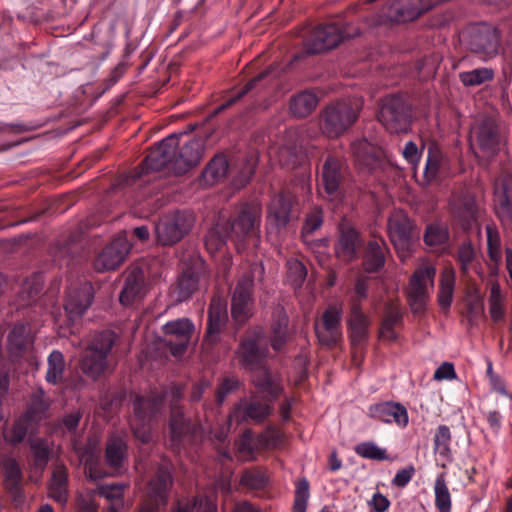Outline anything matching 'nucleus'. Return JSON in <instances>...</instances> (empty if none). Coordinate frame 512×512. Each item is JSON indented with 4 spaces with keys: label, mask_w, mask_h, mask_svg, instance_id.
I'll use <instances>...</instances> for the list:
<instances>
[{
    "label": "nucleus",
    "mask_w": 512,
    "mask_h": 512,
    "mask_svg": "<svg viewBox=\"0 0 512 512\" xmlns=\"http://www.w3.org/2000/svg\"><path fill=\"white\" fill-rule=\"evenodd\" d=\"M50 399L45 396L42 388L35 389L28 401L25 411V419L30 423H38L48 415Z\"/></svg>",
    "instance_id": "obj_31"
},
{
    "label": "nucleus",
    "mask_w": 512,
    "mask_h": 512,
    "mask_svg": "<svg viewBox=\"0 0 512 512\" xmlns=\"http://www.w3.org/2000/svg\"><path fill=\"white\" fill-rule=\"evenodd\" d=\"M204 143L200 138H194L176 148V156L173 164V173L183 174L196 166L203 155Z\"/></svg>",
    "instance_id": "obj_23"
},
{
    "label": "nucleus",
    "mask_w": 512,
    "mask_h": 512,
    "mask_svg": "<svg viewBox=\"0 0 512 512\" xmlns=\"http://www.w3.org/2000/svg\"><path fill=\"white\" fill-rule=\"evenodd\" d=\"M361 101L357 98L330 104L321 114L320 129L329 138L342 135L358 119Z\"/></svg>",
    "instance_id": "obj_3"
},
{
    "label": "nucleus",
    "mask_w": 512,
    "mask_h": 512,
    "mask_svg": "<svg viewBox=\"0 0 512 512\" xmlns=\"http://www.w3.org/2000/svg\"><path fill=\"white\" fill-rule=\"evenodd\" d=\"M271 411V406L260 401L257 396L241 399L229 415L228 426L238 425L247 420L260 423L271 414Z\"/></svg>",
    "instance_id": "obj_15"
},
{
    "label": "nucleus",
    "mask_w": 512,
    "mask_h": 512,
    "mask_svg": "<svg viewBox=\"0 0 512 512\" xmlns=\"http://www.w3.org/2000/svg\"><path fill=\"white\" fill-rule=\"evenodd\" d=\"M370 417L385 424H396L405 428L409 423V415L405 406L396 402H382L369 407Z\"/></svg>",
    "instance_id": "obj_24"
},
{
    "label": "nucleus",
    "mask_w": 512,
    "mask_h": 512,
    "mask_svg": "<svg viewBox=\"0 0 512 512\" xmlns=\"http://www.w3.org/2000/svg\"><path fill=\"white\" fill-rule=\"evenodd\" d=\"M26 422L28 421L25 419V416L16 421L9 431L4 432L5 440L13 445L22 442L28 431Z\"/></svg>",
    "instance_id": "obj_60"
},
{
    "label": "nucleus",
    "mask_w": 512,
    "mask_h": 512,
    "mask_svg": "<svg viewBox=\"0 0 512 512\" xmlns=\"http://www.w3.org/2000/svg\"><path fill=\"white\" fill-rule=\"evenodd\" d=\"M198 287L197 277L189 272H184L177 284V300L185 301L196 291Z\"/></svg>",
    "instance_id": "obj_56"
},
{
    "label": "nucleus",
    "mask_w": 512,
    "mask_h": 512,
    "mask_svg": "<svg viewBox=\"0 0 512 512\" xmlns=\"http://www.w3.org/2000/svg\"><path fill=\"white\" fill-rule=\"evenodd\" d=\"M81 464L85 466L89 479L96 481L106 476L98 470L97 464L99 460V448L96 444L89 442L82 450L79 451Z\"/></svg>",
    "instance_id": "obj_39"
},
{
    "label": "nucleus",
    "mask_w": 512,
    "mask_h": 512,
    "mask_svg": "<svg viewBox=\"0 0 512 512\" xmlns=\"http://www.w3.org/2000/svg\"><path fill=\"white\" fill-rule=\"evenodd\" d=\"M183 395L180 387L171 385L161 393H154L149 398L138 397L135 399L134 414L130 419V427L134 436L142 443L151 440L150 421L153 416L165 405H173Z\"/></svg>",
    "instance_id": "obj_2"
},
{
    "label": "nucleus",
    "mask_w": 512,
    "mask_h": 512,
    "mask_svg": "<svg viewBox=\"0 0 512 512\" xmlns=\"http://www.w3.org/2000/svg\"><path fill=\"white\" fill-rule=\"evenodd\" d=\"M494 77V71L491 68H476L471 71L461 72L459 78L464 86H478Z\"/></svg>",
    "instance_id": "obj_52"
},
{
    "label": "nucleus",
    "mask_w": 512,
    "mask_h": 512,
    "mask_svg": "<svg viewBox=\"0 0 512 512\" xmlns=\"http://www.w3.org/2000/svg\"><path fill=\"white\" fill-rule=\"evenodd\" d=\"M349 326L352 344H362L368 335L369 322L367 317L361 312V310L356 304L353 306L352 309Z\"/></svg>",
    "instance_id": "obj_40"
},
{
    "label": "nucleus",
    "mask_w": 512,
    "mask_h": 512,
    "mask_svg": "<svg viewBox=\"0 0 512 512\" xmlns=\"http://www.w3.org/2000/svg\"><path fill=\"white\" fill-rule=\"evenodd\" d=\"M237 449L238 452L242 454L244 459L248 460L253 457V453L256 449V442L254 440L253 434L250 431L243 433L237 444Z\"/></svg>",
    "instance_id": "obj_63"
},
{
    "label": "nucleus",
    "mask_w": 512,
    "mask_h": 512,
    "mask_svg": "<svg viewBox=\"0 0 512 512\" xmlns=\"http://www.w3.org/2000/svg\"><path fill=\"white\" fill-rule=\"evenodd\" d=\"M142 288L143 277L141 271H133L126 278L125 285L120 294V302L125 306L130 305L141 295Z\"/></svg>",
    "instance_id": "obj_43"
},
{
    "label": "nucleus",
    "mask_w": 512,
    "mask_h": 512,
    "mask_svg": "<svg viewBox=\"0 0 512 512\" xmlns=\"http://www.w3.org/2000/svg\"><path fill=\"white\" fill-rule=\"evenodd\" d=\"M65 371L64 355L59 350H53L47 359L46 381L50 384H58Z\"/></svg>",
    "instance_id": "obj_49"
},
{
    "label": "nucleus",
    "mask_w": 512,
    "mask_h": 512,
    "mask_svg": "<svg viewBox=\"0 0 512 512\" xmlns=\"http://www.w3.org/2000/svg\"><path fill=\"white\" fill-rule=\"evenodd\" d=\"M228 172V161L224 155H216L202 173L206 184H213L223 179Z\"/></svg>",
    "instance_id": "obj_47"
},
{
    "label": "nucleus",
    "mask_w": 512,
    "mask_h": 512,
    "mask_svg": "<svg viewBox=\"0 0 512 512\" xmlns=\"http://www.w3.org/2000/svg\"><path fill=\"white\" fill-rule=\"evenodd\" d=\"M341 316L342 308L332 305L324 311L322 319L315 322V333L322 346H335L342 339Z\"/></svg>",
    "instance_id": "obj_13"
},
{
    "label": "nucleus",
    "mask_w": 512,
    "mask_h": 512,
    "mask_svg": "<svg viewBox=\"0 0 512 512\" xmlns=\"http://www.w3.org/2000/svg\"><path fill=\"white\" fill-rule=\"evenodd\" d=\"M358 244L357 232L351 227L341 225L339 240L335 248L337 255L344 260L352 259Z\"/></svg>",
    "instance_id": "obj_35"
},
{
    "label": "nucleus",
    "mask_w": 512,
    "mask_h": 512,
    "mask_svg": "<svg viewBox=\"0 0 512 512\" xmlns=\"http://www.w3.org/2000/svg\"><path fill=\"white\" fill-rule=\"evenodd\" d=\"M67 470L63 465H57L52 473L49 483V495L56 502L65 504L68 498L67 492Z\"/></svg>",
    "instance_id": "obj_36"
},
{
    "label": "nucleus",
    "mask_w": 512,
    "mask_h": 512,
    "mask_svg": "<svg viewBox=\"0 0 512 512\" xmlns=\"http://www.w3.org/2000/svg\"><path fill=\"white\" fill-rule=\"evenodd\" d=\"M93 301V287L89 282L72 283L66 293L64 308L69 320L82 317Z\"/></svg>",
    "instance_id": "obj_14"
},
{
    "label": "nucleus",
    "mask_w": 512,
    "mask_h": 512,
    "mask_svg": "<svg viewBox=\"0 0 512 512\" xmlns=\"http://www.w3.org/2000/svg\"><path fill=\"white\" fill-rule=\"evenodd\" d=\"M310 496L309 482L303 478L296 482L293 512H306Z\"/></svg>",
    "instance_id": "obj_58"
},
{
    "label": "nucleus",
    "mask_w": 512,
    "mask_h": 512,
    "mask_svg": "<svg viewBox=\"0 0 512 512\" xmlns=\"http://www.w3.org/2000/svg\"><path fill=\"white\" fill-rule=\"evenodd\" d=\"M237 353L241 363L253 371L252 381L259 391L267 396L268 401L276 399L282 392L283 386L277 376L272 375L262 366V361L267 354L263 330L260 328L255 331L253 337L245 339Z\"/></svg>",
    "instance_id": "obj_1"
},
{
    "label": "nucleus",
    "mask_w": 512,
    "mask_h": 512,
    "mask_svg": "<svg viewBox=\"0 0 512 512\" xmlns=\"http://www.w3.org/2000/svg\"><path fill=\"white\" fill-rule=\"evenodd\" d=\"M30 448L34 457V464L43 470L48 461L50 455V444L47 439L37 438L30 442Z\"/></svg>",
    "instance_id": "obj_53"
},
{
    "label": "nucleus",
    "mask_w": 512,
    "mask_h": 512,
    "mask_svg": "<svg viewBox=\"0 0 512 512\" xmlns=\"http://www.w3.org/2000/svg\"><path fill=\"white\" fill-rule=\"evenodd\" d=\"M455 288V271L452 267H446L440 278V287L438 292V303L442 309H448L453 300Z\"/></svg>",
    "instance_id": "obj_41"
},
{
    "label": "nucleus",
    "mask_w": 512,
    "mask_h": 512,
    "mask_svg": "<svg viewBox=\"0 0 512 512\" xmlns=\"http://www.w3.org/2000/svg\"><path fill=\"white\" fill-rule=\"evenodd\" d=\"M451 439L452 435L448 426L440 425L437 427L434 435V452L446 462L452 461Z\"/></svg>",
    "instance_id": "obj_48"
},
{
    "label": "nucleus",
    "mask_w": 512,
    "mask_h": 512,
    "mask_svg": "<svg viewBox=\"0 0 512 512\" xmlns=\"http://www.w3.org/2000/svg\"><path fill=\"white\" fill-rule=\"evenodd\" d=\"M355 161L368 171L376 170L381 163V151L366 139H359L351 144Z\"/></svg>",
    "instance_id": "obj_26"
},
{
    "label": "nucleus",
    "mask_w": 512,
    "mask_h": 512,
    "mask_svg": "<svg viewBox=\"0 0 512 512\" xmlns=\"http://www.w3.org/2000/svg\"><path fill=\"white\" fill-rule=\"evenodd\" d=\"M226 321V308L225 305L219 300L214 299L209 307L208 313V326L206 341L214 343L217 340L218 334Z\"/></svg>",
    "instance_id": "obj_33"
},
{
    "label": "nucleus",
    "mask_w": 512,
    "mask_h": 512,
    "mask_svg": "<svg viewBox=\"0 0 512 512\" xmlns=\"http://www.w3.org/2000/svg\"><path fill=\"white\" fill-rule=\"evenodd\" d=\"M467 45L469 49L487 61L499 53L500 35L497 29L482 24L473 27L468 32Z\"/></svg>",
    "instance_id": "obj_11"
},
{
    "label": "nucleus",
    "mask_w": 512,
    "mask_h": 512,
    "mask_svg": "<svg viewBox=\"0 0 512 512\" xmlns=\"http://www.w3.org/2000/svg\"><path fill=\"white\" fill-rule=\"evenodd\" d=\"M177 147V135L173 134L163 139L145 157L142 166L136 169L135 172L132 173L130 176L126 177V184L135 183L136 179L140 178L144 171H160L164 168H167L173 172V164L176 156Z\"/></svg>",
    "instance_id": "obj_6"
},
{
    "label": "nucleus",
    "mask_w": 512,
    "mask_h": 512,
    "mask_svg": "<svg viewBox=\"0 0 512 512\" xmlns=\"http://www.w3.org/2000/svg\"><path fill=\"white\" fill-rule=\"evenodd\" d=\"M193 216L187 212L175 211L164 215L155 227L157 240L162 245L180 241L191 229Z\"/></svg>",
    "instance_id": "obj_10"
},
{
    "label": "nucleus",
    "mask_w": 512,
    "mask_h": 512,
    "mask_svg": "<svg viewBox=\"0 0 512 512\" xmlns=\"http://www.w3.org/2000/svg\"><path fill=\"white\" fill-rule=\"evenodd\" d=\"M474 258L475 251L471 243H463L458 250V261L464 274L468 273Z\"/></svg>",
    "instance_id": "obj_62"
},
{
    "label": "nucleus",
    "mask_w": 512,
    "mask_h": 512,
    "mask_svg": "<svg viewBox=\"0 0 512 512\" xmlns=\"http://www.w3.org/2000/svg\"><path fill=\"white\" fill-rule=\"evenodd\" d=\"M341 180L339 162L333 157H328L321 170L320 185L330 199H336L339 196Z\"/></svg>",
    "instance_id": "obj_27"
},
{
    "label": "nucleus",
    "mask_w": 512,
    "mask_h": 512,
    "mask_svg": "<svg viewBox=\"0 0 512 512\" xmlns=\"http://www.w3.org/2000/svg\"><path fill=\"white\" fill-rule=\"evenodd\" d=\"M31 343L29 325L24 323L17 324L8 335L7 350L12 358H17Z\"/></svg>",
    "instance_id": "obj_32"
},
{
    "label": "nucleus",
    "mask_w": 512,
    "mask_h": 512,
    "mask_svg": "<svg viewBox=\"0 0 512 512\" xmlns=\"http://www.w3.org/2000/svg\"><path fill=\"white\" fill-rule=\"evenodd\" d=\"M199 433L200 427L197 424L191 423L179 408L172 407L170 442L174 451L179 452L182 446L192 442Z\"/></svg>",
    "instance_id": "obj_17"
},
{
    "label": "nucleus",
    "mask_w": 512,
    "mask_h": 512,
    "mask_svg": "<svg viewBox=\"0 0 512 512\" xmlns=\"http://www.w3.org/2000/svg\"><path fill=\"white\" fill-rule=\"evenodd\" d=\"M262 208L258 203H246L230 226L232 234L241 238L258 235Z\"/></svg>",
    "instance_id": "obj_21"
},
{
    "label": "nucleus",
    "mask_w": 512,
    "mask_h": 512,
    "mask_svg": "<svg viewBox=\"0 0 512 512\" xmlns=\"http://www.w3.org/2000/svg\"><path fill=\"white\" fill-rule=\"evenodd\" d=\"M162 329L165 336L169 337L168 344L171 353L174 356H179L186 350L190 342L194 325L188 318H180L167 322Z\"/></svg>",
    "instance_id": "obj_22"
},
{
    "label": "nucleus",
    "mask_w": 512,
    "mask_h": 512,
    "mask_svg": "<svg viewBox=\"0 0 512 512\" xmlns=\"http://www.w3.org/2000/svg\"><path fill=\"white\" fill-rule=\"evenodd\" d=\"M388 235L398 256L404 261L410 256L419 231L404 211L396 210L388 220Z\"/></svg>",
    "instance_id": "obj_5"
},
{
    "label": "nucleus",
    "mask_w": 512,
    "mask_h": 512,
    "mask_svg": "<svg viewBox=\"0 0 512 512\" xmlns=\"http://www.w3.org/2000/svg\"><path fill=\"white\" fill-rule=\"evenodd\" d=\"M436 269L432 265L420 266L411 276L407 289L409 305L414 313L425 309L430 291L434 285Z\"/></svg>",
    "instance_id": "obj_9"
},
{
    "label": "nucleus",
    "mask_w": 512,
    "mask_h": 512,
    "mask_svg": "<svg viewBox=\"0 0 512 512\" xmlns=\"http://www.w3.org/2000/svg\"><path fill=\"white\" fill-rule=\"evenodd\" d=\"M434 493L435 506L439 512H451V495L444 474L437 476L434 485Z\"/></svg>",
    "instance_id": "obj_51"
},
{
    "label": "nucleus",
    "mask_w": 512,
    "mask_h": 512,
    "mask_svg": "<svg viewBox=\"0 0 512 512\" xmlns=\"http://www.w3.org/2000/svg\"><path fill=\"white\" fill-rule=\"evenodd\" d=\"M127 487L126 483L99 485L94 493L105 498L109 502V507L124 508V493Z\"/></svg>",
    "instance_id": "obj_42"
},
{
    "label": "nucleus",
    "mask_w": 512,
    "mask_h": 512,
    "mask_svg": "<svg viewBox=\"0 0 512 512\" xmlns=\"http://www.w3.org/2000/svg\"><path fill=\"white\" fill-rule=\"evenodd\" d=\"M127 458V443L125 434L112 435L106 445L105 461L106 464L118 471Z\"/></svg>",
    "instance_id": "obj_30"
},
{
    "label": "nucleus",
    "mask_w": 512,
    "mask_h": 512,
    "mask_svg": "<svg viewBox=\"0 0 512 512\" xmlns=\"http://www.w3.org/2000/svg\"><path fill=\"white\" fill-rule=\"evenodd\" d=\"M172 485L170 469L162 466L156 476L149 483V503L145 504L139 512H155L159 506H164L168 499V491Z\"/></svg>",
    "instance_id": "obj_20"
},
{
    "label": "nucleus",
    "mask_w": 512,
    "mask_h": 512,
    "mask_svg": "<svg viewBox=\"0 0 512 512\" xmlns=\"http://www.w3.org/2000/svg\"><path fill=\"white\" fill-rule=\"evenodd\" d=\"M487 252L491 262L495 263V271L499 270L502 260L501 237L494 225H486Z\"/></svg>",
    "instance_id": "obj_50"
},
{
    "label": "nucleus",
    "mask_w": 512,
    "mask_h": 512,
    "mask_svg": "<svg viewBox=\"0 0 512 512\" xmlns=\"http://www.w3.org/2000/svg\"><path fill=\"white\" fill-rule=\"evenodd\" d=\"M228 230L217 224L214 228L208 231L205 237V246L207 250L213 254L220 251L227 240Z\"/></svg>",
    "instance_id": "obj_54"
},
{
    "label": "nucleus",
    "mask_w": 512,
    "mask_h": 512,
    "mask_svg": "<svg viewBox=\"0 0 512 512\" xmlns=\"http://www.w3.org/2000/svg\"><path fill=\"white\" fill-rule=\"evenodd\" d=\"M287 275L294 286H300L307 275V271L302 262L291 259L287 262Z\"/></svg>",
    "instance_id": "obj_61"
},
{
    "label": "nucleus",
    "mask_w": 512,
    "mask_h": 512,
    "mask_svg": "<svg viewBox=\"0 0 512 512\" xmlns=\"http://www.w3.org/2000/svg\"><path fill=\"white\" fill-rule=\"evenodd\" d=\"M257 160L254 156L247 158L242 164L238 175L234 179V185L237 188L245 186L251 179L256 169Z\"/></svg>",
    "instance_id": "obj_59"
},
{
    "label": "nucleus",
    "mask_w": 512,
    "mask_h": 512,
    "mask_svg": "<svg viewBox=\"0 0 512 512\" xmlns=\"http://www.w3.org/2000/svg\"><path fill=\"white\" fill-rule=\"evenodd\" d=\"M241 485L251 488L258 489L265 485L266 478L259 471H245L240 479Z\"/></svg>",
    "instance_id": "obj_64"
},
{
    "label": "nucleus",
    "mask_w": 512,
    "mask_h": 512,
    "mask_svg": "<svg viewBox=\"0 0 512 512\" xmlns=\"http://www.w3.org/2000/svg\"><path fill=\"white\" fill-rule=\"evenodd\" d=\"M116 341V334L110 330L93 336L80 360V369L87 377L97 380L108 369V355Z\"/></svg>",
    "instance_id": "obj_4"
},
{
    "label": "nucleus",
    "mask_w": 512,
    "mask_h": 512,
    "mask_svg": "<svg viewBox=\"0 0 512 512\" xmlns=\"http://www.w3.org/2000/svg\"><path fill=\"white\" fill-rule=\"evenodd\" d=\"M378 118L390 133L407 132L410 126L406 105L400 96L386 97L382 103Z\"/></svg>",
    "instance_id": "obj_12"
},
{
    "label": "nucleus",
    "mask_w": 512,
    "mask_h": 512,
    "mask_svg": "<svg viewBox=\"0 0 512 512\" xmlns=\"http://www.w3.org/2000/svg\"><path fill=\"white\" fill-rule=\"evenodd\" d=\"M495 210L502 223H512V178L496 184Z\"/></svg>",
    "instance_id": "obj_28"
},
{
    "label": "nucleus",
    "mask_w": 512,
    "mask_h": 512,
    "mask_svg": "<svg viewBox=\"0 0 512 512\" xmlns=\"http://www.w3.org/2000/svg\"><path fill=\"white\" fill-rule=\"evenodd\" d=\"M448 237L447 229L440 224L434 223L427 226L424 241L429 247L435 248L446 243Z\"/></svg>",
    "instance_id": "obj_57"
},
{
    "label": "nucleus",
    "mask_w": 512,
    "mask_h": 512,
    "mask_svg": "<svg viewBox=\"0 0 512 512\" xmlns=\"http://www.w3.org/2000/svg\"><path fill=\"white\" fill-rule=\"evenodd\" d=\"M0 468L4 473V485L19 504L24 500L22 488V471L19 463L10 456L0 458Z\"/></svg>",
    "instance_id": "obj_25"
},
{
    "label": "nucleus",
    "mask_w": 512,
    "mask_h": 512,
    "mask_svg": "<svg viewBox=\"0 0 512 512\" xmlns=\"http://www.w3.org/2000/svg\"><path fill=\"white\" fill-rule=\"evenodd\" d=\"M350 25L345 27L335 23L316 27L305 41L306 51L310 54L322 53L337 47L345 38L359 34L356 29L349 31Z\"/></svg>",
    "instance_id": "obj_7"
},
{
    "label": "nucleus",
    "mask_w": 512,
    "mask_h": 512,
    "mask_svg": "<svg viewBox=\"0 0 512 512\" xmlns=\"http://www.w3.org/2000/svg\"><path fill=\"white\" fill-rule=\"evenodd\" d=\"M253 278L245 275L239 279L232 296L231 314L233 319L243 324L253 314V301L251 297Z\"/></svg>",
    "instance_id": "obj_16"
},
{
    "label": "nucleus",
    "mask_w": 512,
    "mask_h": 512,
    "mask_svg": "<svg viewBox=\"0 0 512 512\" xmlns=\"http://www.w3.org/2000/svg\"><path fill=\"white\" fill-rule=\"evenodd\" d=\"M175 512H216V506L207 497H185L177 500Z\"/></svg>",
    "instance_id": "obj_44"
},
{
    "label": "nucleus",
    "mask_w": 512,
    "mask_h": 512,
    "mask_svg": "<svg viewBox=\"0 0 512 512\" xmlns=\"http://www.w3.org/2000/svg\"><path fill=\"white\" fill-rule=\"evenodd\" d=\"M291 207V197H286L282 194L276 195L269 205L267 216L268 225L276 229L285 227L290 220Z\"/></svg>",
    "instance_id": "obj_29"
},
{
    "label": "nucleus",
    "mask_w": 512,
    "mask_h": 512,
    "mask_svg": "<svg viewBox=\"0 0 512 512\" xmlns=\"http://www.w3.org/2000/svg\"><path fill=\"white\" fill-rule=\"evenodd\" d=\"M501 138L494 120L483 119L472 127L470 144L479 158L489 159L500 150Z\"/></svg>",
    "instance_id": "obj_8"
},
{
    "label": "nucleus",
    "mask_w": 512,
    "mask_h": 512,
    "mask_svg": "<svg viewBox=\"0 0 512 512\" xmlns=\"http://www.w3.org/2000/svg\"><path fill=\"white\" fill-rule=\"evenodd\" d=\"M387 247L382 239H375L368 243L364 260V268L368 272L378 271L383 267Z\"/></svg>",
    "instance_id": "obj_37"
},
{
    "label": "nucleus",
    "mask_w": 512,
    "mask_h": 512,
    "mask_svg": "<svg viewBox=\"0 0 512 512\" xmlns=\"http://www.w3.org/2000/svg\"><path fill=\"white\" fill-rule=\"evenodd\" d=\"M488 305L491 320L495 323L502 321L506 313V295L497 281L491 283Z\"/></svg>",
    "instance_id": "obj_38"
},
{
    "label": "nucleus",
    "mask_w": 512,
    "mask_h": 512,
    "mask_svg": "<svg viewBox=\"0 0 512 512\" xmlns=\"http://www.w3.org/2000/svg\"><path fill=\"white\" fill-rule=\"evenodd\" d=\"M288 316L283 309H277L271 324L272 347L278 351L281 349L287 338Z\"/></svg>",
    "instance_id": "obj_45"
},
{
    "label": "nucleus",
    "mask_w": 512,
    "mask_h": 512,
    "mask_svg": "<svg viewBox=\"0 0 512 512\" xmlns=\"http://www.w3.org/2000/svg\"><path fill=\"white\" fill-rule=\"evenodd\" d=\"M131 245L126 233L121 232L95 260V268L98 271H107L117 268L129 253Z\"/></svg>",
    "instance_id": "obj_19"
},
{
    "label": "nucleus",
    "mask_w": 512,
    "mask_h": 512,
    "mask_svg": "<svg viewBox=\"0 0 512 512\" xmlns=\"http://www.w3.org/2000/svg\"><path fill=\"white\" fill-rule=\"evenodd\" d=\"M317 104V96L312 92L305 91L292 99L290 109L296 117H306L316 108Z\"/></svg>",
    "instance_id": "obj_46"
},
{
    "label": "nucleus",
    "mask_w": 512,
    "mask_h": 512,
    "mask_svg": "<svg viewBox=\"0 0 512 512\" xmlns=\"http://www.w3.org/2000/svg\"><path fill=\"white\" fill-rule=\"evenodd\" d=\"M355 453L365 459L383 461L387 460L386 449L379 447L373 441H365L357 444L354 448Z\"/></svg>",
    "instance_id": "obj_55"
},
{
    "label": "nucleus",
    "mask_w": 512,
    "mask_h": 512,
    "mask_svg": "<svg viewBox=\"0 0 512 512\" xmlns=\"http://www.w3.org/2000/svg\"><path fill=\"white\" fill-rule=\"evenodd\" d=\"M438 0H397L383 13V17L393 22H408L431 9Z\"/></svg>",
    "instance_id": "obj_18"
},
{
    "label": "nucleus",
    "mask_w": 512,
    "mask_h": 512,
    "mask_svg": "<svg viewBox=\"0 0 512 512\" xmlns=\"http://www.w3.org/2000/svg\"><path fill=\"white\" fill-rule=\"evenodd\" d=\"M446 165V158L441 149L436 144H430L427 151V158L423 177L425 182L430 183L434 181L441 170Z\"/></svg>",
    "instance_id": "obj_34"
}]
</instances>
